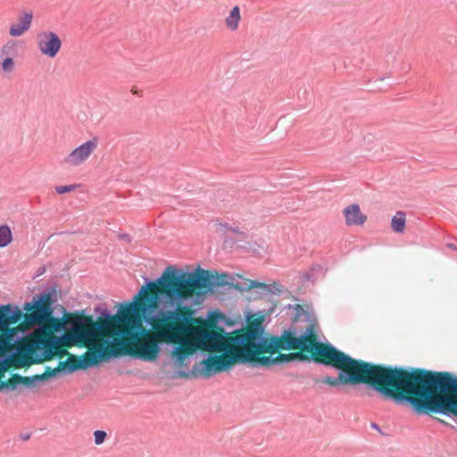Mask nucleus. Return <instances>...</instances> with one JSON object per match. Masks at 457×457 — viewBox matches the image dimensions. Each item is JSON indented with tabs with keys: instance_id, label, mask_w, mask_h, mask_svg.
I'll return each instance as SVG.
<instances>
[{
	"instance_id": "f257e3e1",
	"label": "nucleus",
	"mask_w": 457,
	"mask_h": 457,
	"mask_svg": "<svg viewBox=\"0 0 457 457\" xmlns=\"http://www.w3.org/2000/svg\"><path fill=\"white\" fill-rule=\"evenodd\" d=\"M226 274L219 275L197 267L189 272H182L172 266L164 269L154 280L145 278V284L138 290V296L146 297L158 309L149 320L157 323L175 320L191 321L192 308L205 299L204 287L209 290L225 285Z\"/></svg>"
},
{
	"instance_id": "f03ea898",
	"label": "nucleus",
	"mask_w": 457,
	"mask_h": 457,
	"mask_svg": "<svg viewBox=\"0 0 457 457\" xmlns=\"http://www.w3.org/2000/svg\"><path fill=\"white\" fill-rule=\"evenodd\" d=\"M380 391L396 405L410 404L418 414L452 416L456 411L457 378L447 372L389 366L388 388Z\"/></svg>"
},
{
	"instance_id": "7ed1b4c3",
	"label": "nucleus",
	"mask_w": 457,
	"mask_h": 457,
	"mask_svg": "<svg viewBox=\"0 0 457 457\" xmlns=\"http://www.w3.org/2000/svg\"><path fill=\"white\" fill-rule=\"evenodd\" d=\"M106 320L95 321L92 316H76L70 322V333L63 338L64 344L72 345L83 344L88 348L83 358L70 356L65 362H60L54 369L47 367L40 375L32 377L16 376L12 380H21L27 386L36 382L55 378L62 370L73 372L79 369H87L99 361L114 357V315L105 314Z\"/></svg>"
},
{
	"instance_id": "20e7f679",
	"label": "nucleus",
	"mask_w": 457,
	"mask_h": 457,
	"mask_svg": "<svg viewBox=\"0 0 457 457\" xmlns=\"http://www.w3.org/2000/svg\"><path fill=\"white\" fill-rule=\"evenodd\" d=\"M146 297L134 295L129 303L120 304L116 311V357L130 355L144 361L153 362L158 359L161 346L155 335L147 333L143 326L142 319L152 328L162 331L175 327V320L155 323L149 320L154 315L156 309ZM161 336V335H159ZM162 338V337H160Z\"/></svg>"
},
{
	"instance_id": "39448f33",
	"label": "nucleus",
	"mask_w": 457,
	"mask_h": 457,
	"mask_svg": "<svg viewBox=\"0 0 457 457\" xmlns=\"http://www.w3.org/2000/svg\"><path fill=\"white\" fill-rule=\"evenodd\" d=\"M52 295L48 292L33 296L32 300L25 303L23 310L31 312L24 315V326L37 328L14 348L12 362L18 368L40 363L51 360L59 352L62 338L54 337V332L64 328L65 323L57 318L52 317Z\"/></svg>"
},
{
	"instance_id": "423d86ee",
	"label": "nucleus",
	"mask_w": 457,
	"mask_h": 457,
	"mask_svg": "<svg viewBox=\"0 0 457 457\" xmlns=\"http://www.w3.org/2000/svg\"><path fill=\"white\" fill-rule=\"evenodd\" d=\"M304 351L325 357L328 360L316 358L315 361L338 370L337 377L324 378V384L335 387L366 384L378 394L380 399L388 400L380 389L388 388L389 366L353 359L331 345H323L316 340L314 335L308 339Z\"/></svg>"
},
{
	"instance_id": "0eeeda50",
	"label": "nucleus",
	"mask_w": 457,
	"mask_h": 457,
	"mask_svg": "<svg viewBox=\"0 0 457 457\" xmlns=\"http://www.w3.org/2000/svg\"><path fill=\"white\" fill-rule=\"evenodd\" d=\"M263 331L261 323L253 322L245 332L237 334L233 338V342L239 345V352L243 353L245 349H248V353H253L251 360L246 362L251 363V367L271 366L287 363L294 360H309L302 353H280L276 357H256V355L262 353H274L279 349H300L304 351L308 339L313 337V327L312 325L308 326L300 335L297 334L295 328L291 327L284 330L280 337H272L270 339L263 337Z\"/></svg>"
},
{
	"instance_id": "6e6552de",
	"label": "nucleus",
	"mask_w": 457,
	"mask_h": 457,
	"mask_svg": "<svg viewBox=\"0 0 457 457\" xmlns=\"http://www.w3.org/2000/svg\"><path fill=\"white\" fill-rule=\"evenodd\" d=\"M190 321H174L175 327L160 333L162 339L179 344L171 351V357L179 367H187L189 356L193 355L198 348L208 352H222L236 343L233 342L235 336L226 338L220 333L201 329L195 335L194 340L188 337L192 332Z\"/></svg>"
},
{
	"instance_id": "1a4fd4ad",
	"label": "nucleus",
	"mask_w": 457,
	"mask_h": 457,
	"mask_svg": "<svg viewBox=\"0 0 457 457\" xmlns=\"http://www.w3.org/2000/svg\"><path fill=\"white\" fill-rule=\"evenodd\" d=\"M21 311L11 304L0 305V372L8 368L6 353L18 346L26 338L23 325L10 328L11 324L18 322L21 318Z\"/></svg>"
},
{
	"instance_id": "9d476101",
	"label": "nucleus",
	"mask_w": 457,
	"mask_h": 457,
	"mask_svg": "<svg viewBox=\"0 0 457 457\" xmlns=\"http://www.w3.org/2000/svg\"><path fill=\"white\" fill-rule=\"evenodd\" d=\"M220 356L209 355L206 359L201 361L202 370L201 373L205 377H211L217 372L229 369L235 363H246L251 360L253 353L248 349L245 352H239V345L229 346L228 349L223 350Z\"/></svg>"
},
{
	"instance_id": "9b49d317",
	"label": "nucleus",
	"mask_w": 457,
	"mask_h": 457,
	"mask_svg": "<svg viewBox=\"0 0 457 457\" xmlns=\"http://www.w3.org/2000/svg\"><path fill=\"white\" fill-rule=\"evenodd\" d=\"M98 140L94 137L74 148L67 154L62 162L68 167H78L87 161L90 155L96 150Z\"/></svg>"
},
{
	"instance_id": "f8f14e48",
	"label": "nucleus",
	"mask_w": 457,
	"mask_h": 457,
	"mask_svg": "<svg viewBox=\"0 0 457 457\" xmlns=\"http://www.w3.org/2000/svg\"><path fill=\"white\" fill-rule=\"evenodd\" d=\"M37 46L43 55L54 58L61 49L62 40L55 32L43 30L37 35Z\"/></svg>"
},
{
	"instance_id": "ddd939ff",
	"label": "nucleus",
	"mask_w": 457,
	"mask_h": 457,
	"mask_svg": "<svg viewBox=\"0 0 457 457\" xmlns=\"http://www.w3.org/2000/svg\"><path fill=\"white\" fill-rule=\"evenodd\" d=\"M33 21V12H24L19 19L17 23H13L10 26L9 34L12 37H18L22 36L25 32H27Z\"/></svg>"
},
{
	"instance_id": "4468645a",
	"label": "nucleus",
	"mask_w": 457,
	"mask_h": 457,
	"mask_svg": "<svg viewBox=\"0 0 457 457\" xmlns=\"http://www.w3.org/2000/svg\"><path fill=\"white\" fill-rule=\"evenodd\" d=\"M345 223L348 226H360L362 225L367 217L361 212L360 206L357 204H352L346 206L344 210Z\"/></svg>"
},
{
	"instance_id": "2eb2a0df",
	"label": "nucleus",
	"mask_w": 457,
	"mask_h": 457,
	"mask_svg": "<svg viewBox=\"0 0 457 457\" xmlns=\"http://www.w3.org/2000/svg\"><path fill=\"white\" fill-rule=\"evenodd\" d=\"M251 288H255L256 293L263 295H276L280 292L279 285L277 282L272 284H265L251 279L246 280L245 287H243L241 289L249 290Z\"/></svg>"
},
{
	"instance_id": "dca6fc26",
	"label": "nucleus",
	"mask_w": 457,
	"mask_h": 457,
	"mask_svg": "<svg viewBox=\"0 0 457 457\" xmlns=\"http://www.w3.org/2000/svg\"><path fill=\"white\" fill-rule=\"evenodd\" d=\"M240 21H241L240 9H239V6L236 5L231 9L228 16L225 20L226 27L229 30L235 31L238 29Z\"/></svg>"
},
{
	"instance_id": "f3484780",
	"label": "nucleus",
	"mask_w": 457,
	"mask_h": 457,
	"mask_svg": "<svg viewBox=\"0 0 457 457\" xmlns=\"http://www.w3.org/2000/svg\"><path fill=\"white\" fill-rule=\"evenodd\" d=\"M406 214L405 212L399 211L392 218L391 227L392 229L396 233H403L405 228Z\"/></svg>"
},
{
	"instance_id": "a211bd4d",
	"label": "nucleus",
	"mask_w": 457,
	"mask_h": 457,
	"mask_svg": "<svg viewBox=\"0 0 457 457\" xmlns=\"http://www.w3.org/2000/svg\"><path fill=\"white\" fill-rule=\"evenodd\" d=\"M12 239V230L8 225L0 226V247L7 246Z\"/></svg>"
},
{
	"instance_id": "6ab92c4d",
	"label": "nucleus",
	"mask_w": 457,
	"mask_h": 457,
	"mask_svg": "<svg viewBox=\"0 0 457 457\" xmlns=\"http://www.w3.org/2000/svg\"><path fill=\"white\" fill-rule=\"evenodd\" d=\"M6 371V370L3 372H0V377L1 376H4V373ZM17 375H14L11 379H9V381H1L0 380V391H3V390H5V389H8L10 387V386H12V389L16 388V386H18L19 383H23L24 385H26L23 381L21 380H15L13 381L12 379L16 377Z\"/></svg>"
},
{
	"instance_id": "aec40b11",
	"label": "nucleus",
	"mask_w": 457,
	"mask_h": 457,
	"mask_svg": "<svg viewBox=\"0 0 457 457\" xmlns=\"http://www.w3.org/2000/svg\"><path fill=\"white\" fill-rule=\"evenodd\" d=\"M95 444L96 445H102L107 437V433L104 430H96L94 432Z\"/></svg>"
},
{
	"instance_id": "412c9836",
	"label": "nucleus",
	"mask_w": 457,
	"mask_h": 457,
	"mask_svg": "<svg viewBox=\"0 0 457 457\" xmlns=\"http://www.w3.org/2000/svg\"><path fill=\"white\" fill-rule=\"evenodd\" d=\"M2 68L4 71L11 72L14 68L13 59L11 57L5 58L2 63Z\"/></svg>"
},
{
	"instance_id": "4be33fe9",
	"label": "nucleus",
	"mask_w": 457,
	"mask_h": 457,
	"mask_svg": "<svg viewBox=\"0 0 457 457\" xmlns=\"http://www.w3.org/2000/svg\"><path fill=\"white\" fill-rule=\"evenodd\" d=\"M76 187H77V185H75V184H73V185H66V186H57V187H55V191L58 194L62 195V194L71 192Z\"/></svg>"
},
{
	"instance_id": "5701e85b",
	"label": "nucleus",
	"mask_w": 457,
	"mask_h": 457,
	"mask_svg": "<svg viewBox=\"0 0 457 457\" xmlns=\"http://www.w3.org/2000/svg\"><path fill=\"white\" fill-rule=\"evenodd\" d=\"M116 238H118L124 245H130L132 242V237L129 234L125 233L116 235Z\"/></svg>"
},
{
	"instance_id": "b1692460",
	"label": "nucleus",
	"mask_w": 457,
	"mask_h": 457,
	"mask_svg": "<svg viewBox=\"0 0 457 457\" xmlns=\"http://www.w3.org/2000/svg\"><path fill=\"white\" fill-rule=\"evenodd\" d=\"M12 49V46L6 44L2 47L1 51H2V54H8Z\"/></svg>"
},
{
	"instance_id": "393cba45",
	"label": "nucleus",
	"mask_w": 457,
	"mask_h": 457,
	"mask_svg": "<svg viewBox=\"0 0 457 457\" xmlns=\"http://www.w3.org/2000/svg\"><path fill=\"white\" fill-rule=\"evenodd\" d=\"M446 246L453 251H457V246L454 244L449 243Z\"/></svg>"
},
{
	"instance_id": "a878e982",
	"label": "nucleus",
	"mask_w": 457,
	"mask_h": 457,
	"mask_svg": "<svg viewBox=\"0 0 457 457\" xmlns=\"http://www.w3.org/2000/svg\"><path fill=\"white\" fill-rule=\"evenodd\" d=\"M131 92H132L134 95H137V96H142V94H141L138 90H137V89H135V88H132V89H131Z\"/></svg>"
},
{
	"instance_id": "bb28decb",
	"label": "nucleus",
	"mask_w": 457,
	"mask_h": 457,
	"mask_svg": "<svg viewBox=\"0 0 457 457\" xmlns=\"http://www.w3.org/2000/svg\"><path fill=\"white\" fill-rule=\"evenodd\" d=\"M230 230L235 233H241V231L238 229V228H231Z\"/></svg>"
},
{
	"instance_id": "cd10ccee",
	"label": "nucleus",
	"mask_w": 457,
	"mask_h": 457,
	"mask_svg": "<svg viewBox=\"0 0 457 457\" xmlns=\"http://www.w3.org/2000/svg\"><path fill=\"white\" fill-rule=\"evenodd\" d=\"M452 415H454V416H456V417H457V411H454Z\"/></svg>"
},
{
	"instance_id": "c85d7f7f",
	"label": "nucleus",
	"mask_w": 457,
	"mask_h": 457,
	"mask_svg": "<svg viewBox=\"0 0 457 457\" xmlns=\"http://www.w3.org/2000/svg\"><path fill=\"white\" fill-rule=\"evenodd\" d=\"M372 427L373 428H378V426L375 423L372 424Z\"/></svg>"
}]
</instances>
